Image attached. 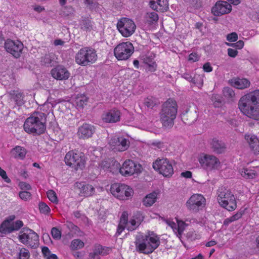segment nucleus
Listing matches in <instances>:
<instances>
[{
  "instance_id": "63",
  "label": "nucleus",
  "mask_w": 259,
  "mask_h": 259,
  "mask_svg": "<svg viewBox=\"0 0 259 259\" xmlns=\"http://www.w3.org/2000/svg\"><path fill=\"white\" fill-rule=\"evenodd\" d=\"M168 225L172 229L175 233L177 234L178 223L176 224L173 222H170L168 223Z\"/></svg>"
},
{
  "instance_id": "19",
  "label": "nucleus",
  "mask_w": 259,
  "mask_h": 259,
  "mask_svg": "<svg viewBox=\"0 0 259 259\" xmlns=\"http://www.w3.org/2000/svg\"><path fill=\"white\" fill-rule=\"evenodd\" d=\"M232 10V6L225 1H218L212 8L211 12L215 16H220L229 13Z\"/></svg>"
},
{
  "instance_id": "4",
  "label": "nucleus",
  "mask_w": 259,
  "mask_h": 259,
  "mask_svg": "<svg viewBox=\"0 0 259 259\" xmlns=\"http://www.w3.org/2000/svg\"><path fill=\"white\" fill-rule=\"evenodd\" d=\"M45 121L46 114L35 111L25 120L23 125L24 130L28 134L41 135L45 133L46 129Z\"/></svg>"
},
{
  "instance_id": "5",
  "label": "nucleus",
  "mask_w": 259,
  "mask_h": 259,
  "mask_svg": "<svg viewBox=\"0 0 259 259\" xmlns=\"http://www.w3.org/2000/svg\"><path fill=\"white\" fill-rule=\"evenodd\" d=\"M178 112V105L172 98L168 99L162 106L159 113L160 119L163 126L172 127Z\"/></svg>"
},
{
  "instance_id": "60",
  "label": "nucleus",
  "mask_w": 259,
  "mask_h": 259,
  "mask_svg": "<svg viewBox=\"0 0 259 259\" xmlns=\"http://www.w3.org/2000/svg\"><path fill=\"white\" fill-rule=\"evenodd\" d=\"M243 214V211H240L237 212L234 215H232V217L234 221L238 220L239 219L241 218Z\"/></svg>"
},
{
  "instance_id": "62",
  "label": "nucleus",
  "mask_w": 259,
  "mask_h": 259,
  "mask_svg": "<svg viewBox=\"0 0 259 259\" xmlns=\"http://www.w3.org/2000/svg\"><path fill=\"white\" fill-rule=\"evenodd\" d=\"M181 176L185 178H192V172L190 171H185L181 174Z\"/></svg>"
},
{
  "instance_id": "37",
  "label": "nucleus",
  "mask_w": 259,
  "mask_h": 259,
  "mask_svg": "<svg viewBox=\"0 0 259 259\" xmlns=\"http://www.w3.org/2000/svg\"><path fill=\"white\" fill-rule=\"evenodd\" d=\"M54 59V54L53 53H49L46 54L42 57L41 62L42 64L47 66H51L53 65V62Z\"/></svg>"
},
{
  "instance_id": "22",
  "label": "nucleus",
  "mask_w": 259,
  "mask_h": 259,
  "mask_svg": "<svg viewBox=\"0 0 259 259\" xmlns=\"http://www.w3.org/2000/svg\"><path fill=\"white\" fill-rule=\"evenodd\" d=\"M75 187L79 190V194L81 196H91L95 192V188L92 185L84 182L75 183Z\"/></svg>"
},
{
  "instance_id": "27",
  "label": "nucleus",
  "mask_w": 259,
  "mask_h": 259,
  "mask_svg": "<svg viewBox=\"0 0 259 259\" xmlns=\"http://www.w3.org/2000/svg\"><path fill=\"white\" fill-rule=\"evenodd\" d=\"M231 85L234 88L243 90L250 86V81L246 78H234L230 80Z\"/></svg>"
},
{
  "instance_id": "26",
  "label": "nucleus",
  "mask_w": 259,
  "mask_h": 259,
  "mask_svg": "<svg viewBox=\"0 0 259 259\" xmlns=\"http://www.w3.org/2000/svg\"><path fill=\"white\" fill-rule=\"evenodd\" d=\"M245 139L255 154H259V140L254 135H246Z\"/></svg>"
},
{
  "instance_id": "23",
  "label": "nucleus",
  "mask_w": 259,
  "mask_h": 259,
  "mask_svg": "<svg viewBox=\"0 0 259 259\" xmlns=\"http://www.w3.org/2000/svg\"><path fill=\"white\" fill-rule=\"evenodd\" d=\"M198 114L195 107L188 108L181 115L182 121L186 124L190 125L197 118Z\"/></svg>"
},
{
  "instance_id": "17",
  "label": "nucleus",
  "mask_w": 259,
  "mask_h": 259,
  "mask_svg": "<svg viewBox=\"0 0 259 259\" xmlns=\"http://www.w3.org/2000/svg\"><path fill=\"white\" fill-rule=\"evenodd\" d=\"M109 144L112 150L118 152L125 151L130 147L129 141L122 137L112 138Z\"/></svg>"
},
{
  "instance_id": "55",
  "label": "nucleus",
  "mask_w": 259,
  "mask_h": 259,
  "mask_svg": "<svg viewBox=\"0 0 259 259\" xmlns=\"http://www.w3.org/2000/svg\"><path fill=\"white\" fill-rule=\"evenodd\" d=\"M199 59V56L196 53H192L189 56L188 60L192 62L198 61Z\"/></svg>"
},
{
  "instance_id": "41",
  "label": "nucleus",
  "mask_w": 259,
  "mask_h": 259,
  "mask_svg": "<svg viewBox=\"0 0 259 259\" xmlns=\"http://www.w3.org/2000/svg\"><path fill=\"white\" fill-rule=\"evenodd\" d=\"M156 104V99L153 96H149L147 97L144 101V105L149 108H153Z\"/></svg>"
},
{
  "instance_id": "42",
  "label": "nucleus",
  "mask_w": 259,
  "mask_h": 259,
  "mask_svg": "<svg viewBox=\"0 0 259 259\" xmlns=\"http://www.w3.org/2000/svg\"><path fill=\"white\" fill-rule=\"evenodd\" d=\"M68 227L70 229V231L74 234H75L76 236L79 237L83 236V232H82L77 226L74 225L73 224L71 223H69Z\"/></svg>"
},
{
  "instance_id": "58",
  "label": "nucleus",
  "mask_w": 259,
  "mask_h": 259,
  "mask_svg": "<svg viewBox=\"0 0 259 259\" xmlns=\"http://www.w3.org/2000/svg\"><path fill=\"white\" fill-rule=\"evenodd\" d=\"M203 69L205 72H210L212 71V67L210 63H205L203 66Z\"/></svg>"
},
{
  "instance_id": "14",
  "label": "nucleus",
  "mask_w": 259,
  "mask_h": 259,
  "mask_svg": "<svg viewBox=\"0 0 259 259\" xmlns=\"http://www.w3.org/2000/svg\"><path fill=\"white\" fill-rule=\"evenodd\" d=\"M111 193L120 200L126 199L133 194L132 189L124 184L114 183L110 188Z\"/></svg>"
},
{
  "instance_id": "35",
  "label": "nucleus",
  "mask_w": 259,
  "mask_h": 259,
  "mask_svg": "<svg viewBox=\"0 0 259 259\" xmlns=\"http://www.w3.org/2000/svg\"><path fill=\"white\" fill-rule=\"evenodd\" d=\"M89 98L84 94H78L75 99V102L76 106L79 108H83L87 104Z\"/></svg>"
},
{
  "instance_id": "33",
  "label": "nucleus",
  "mask_w": 259,
  "mask_h": 259,
  "mask_svg": "<svg viewBox=\"0 0 259 259\" xmlns=\"http://www.w3.org/2000/svg\"><path fill=\"white\" fill-rule=\"evenodd\" d=\"M157 197V193L154 191L147 195L143 199V204L146 206H152L156 201Z\"/></svg>"
},
{
  "instance_id": "36",
  "label": "nucleus",
  "mask_w": 259,
  "mask_h": 259,
  "mask_svg": "<svg viewBox=\"0 0 259 259\" xmlns=\"http://www.w3.org/2000/svg\"><path fill=\"white\" fill-rule=\"evenodd\" d=\"M12 224L8 221H4L0 226V232L2 234H7L13 232Z\"/></svg>"
},
{
  "instance_id": "3",
  "label": "nucleus",
  "mask_w": 259,
  "mask_h": 259,
  "mask_svg": "<svg viewBox=\"0 0 259 259\" xmlns=\"http://www.w3.org/2000/svg\"><path fill=\"white\" fill-rule=\"evenodd\" d=\"M135 244L137 251L148 254L159 246L160 240L158 236L153 233L145 235L140 234L136 236Z\"/></svg>"
},
{
  "instance_id": "54",
  "label": "nucleus",
  "mask_w": 259,
  "mask_h": 259,
  "mask_svg": "<svg viewBox=\"0 0 259 259\" xmlns=\"http://www.w3.org/2000/svg\"><path fill=\"white\" fill-rule=\"evenodd\" d=\"M82 25L85 29H88L92 27V23L89 18H84L82 20Z\"/></svg>"
},
{
  "instance_id": "1",
  "label": "nucleus",
  "mask_w": 259,
  "mask_h": 259,
  "mask_svg": "<svg viewBox=\"0 0 259 259\" xmlns=\"http://www.w3.org/2000/svg\"><path fill=\"white\" fill-rule=\"evenodd\" d=\"M103 168L112 173L119 171L124 177H130L134 174L138 175L143 171L142 166L131 159L125 160L121 166L120 163L114 159L111 160V163L104 161Z\"/></svg>"
},
{
  "instance_id": "64",
  "label": "nucleus",
  "mask_w": 259,
  "mask_h": 259,
  "mask_svg": "<svg viewBox=\"0 0 259 259\" xmlns=\"http://www.w3.org/2000/svg\"><path fill=\"white\" fill-rule=\"evenodd\" d=\"M234 220L233 219V218L231 217L226 219L223 223L224 225L228 226L230 223L233 222Z\"/></svg>"
},
{
  "instance_id": "20",
  "label": "nucleus",
  "mask_w": 259,
  "mask_h": 259,
  "mask_svg": "<svg viewBox=\"0 0 259 259\" xmlns=\"http://www.w3.org/2000/svg\"><path fill=\"white\" fill-rule=\"evenodd\" d=\"M96 131L95 127L91 124L84 123L79 126L77 135L80 139H87L92 137Z\"/></svg>"
},
{
  "instance_id": "10",
  "label": "nucleus",
  "mask_w": 259,
  "mask_h": 259,
  "mask_svg": "<svg viewBox=\"0 0 259 259\" xmlns=\"http://www.w3.org/2000/svg\"><path fill=\"white\" fill-rule=\"evenodd\" d=\"M134 52V46L128 41L119 43L114 49V56L118 61L128 60Z\"/></svg>"
},
{
  "instance_id": "39",
  "label": "nucleus",
  "mask_w": 259,
  "mask_h": 259,
  "mask_svg": "<svg viewBox=\"0 0 259 259\" xmlns=\"http://www.w3.org/2000/svg\"><path fill=\"white\" fill-rule=\"evenodd\" d=\"M240 173L245 178H253L255 176V172L253 169L243 168L240 170Z\"/></svg>"
},
{
  "instance_id": "51",
  "label": "nucleus",
  "mask_w": 259,
  "mask_h": 259,
  "mask_svg": "<svg viewBox=\"0 0 259 259\" xmlns=\"http://www.w3.org/2000/svg\"><path fill=\"white\" fill-rule=\"evenodd\" d=\"M20 198L24 201H27L31 198V194L27 191H24L19 193Z\"/></svg>"
},
{
  "instance_id": "53",
  "label": "nucleus",
  "mask_w": 259,
  "mask_h": 259,
  "mask_svg": "<svg viewBox=\"0 0 259 259\" xmlns=\"http://www.w3.org/2000/svg\"><path fill=\"white\" fill-rule=\"evenodd\" d=\"M238 39V35L236 32H232L227 35V40L229 42H235Z\"/></svg>"
},
{
  "instance_id": "24",
  "label": "nucleus",
  "mask_w": 259,
  "mask_h": 259,
  "mask_svg": "<svg viewBox=\"0 0 259 259\" xmlns=\"http://www.w3.org/2000/svg\"><path fill=\"white\" fill-rule=\"evenodd\" d=\"M143 220V217L139 212H137V213H135L129 221H128L127 217V223L125 224L126 228L128 231H133L136 230L139 227Z\"/></svg>"
},
{
  "instance_id": "21",
  "label": "nucleus",
  "mask_w": 259,
  "mask_h": 259,
  "mask_svg": "<svg viewBox=\"0 0 259 259\" xmlns=\"http://www.w3.org/2000/svg\"><path fill=\"white\" fill-rule=\"evenodd\" d=\"M51 74L53 78L60 80H66L70 76L69 72L62 65H58L53 68L51 71Z\"/></svg>"
},
{
  "instance_id": "9",
  "label": "nucleus",
  "mask_w": 259,
  "mask_h": 259,
  "mask_svg": "<svg viewBox=\"0 0 259 259\" xmlns=\"http://www.w3.org/2000/svg\"><path fill=\"white\" fill-rule=\"evenodd\" d=\"M19 241L32 248H37L39 244V236L36 233L28 228H24L18 236Z\"/></svg>"
},
{
  "instance_id": "12",
  "label": "nucleus",
  "mask_w": 259,
  "mask_h": 259,
  "mask_svg": "<svg viewBox=\"0 0 259 259\" xmlns=\"http://www.w3.org/2000/svg\"><path fill=\"white\" fill-rule=\"evenodd\" d=\"M117 28L122 36L127 37L134 34L136 26L132 19L123 17L118 20Z\"/></svg>"
},
{
  "instance_id": "48",
  "label": "nucleus",
  "mask_w": 259,
  "mask_h": 259,
  "mask_svg": "<svg viewBox=\"0 0 259 259\" xmlns=\"http://www.w3.org/2000/svg\"><path fill=\"white\" fill-rule=\"evenodd\" d=\"M11 224L13 232L18 231L23 226V222L20 220H17Z\"/></svg>"
},
{
  "instance_id": "18",
  "label": "nucleus",
  "mask_w": 259,
  "mask_h": 259,
  "mask_svg": "<svg viewBox=\"0 0 259 259\" xmlns=\"http://www.w3.org/2000/svg\"><path fill=\"white\" fill-rule=\"evenodd\" d=\"M121 112L119 110L114 108L104 112L101 116L102 120L105 123H113L120 121Z\"/></svg>"
},
{
  "instance_id": "8",
  "label": "nucleus",
  "mask_w": 259,
  "mask_h": 259,
  "mask_svg": "<svg viewBox=\"0 0 259 259\" xmlns=\"http://www.w3.org/2000/svg\"><path fill=\"white\" fill-rule=\"evenodd\" d=\"M97 59V51L95 49L90 47L81 48L75 56V62L81 66H90L95 63Z\"/></svg>"
},
{
  "instance_id": "52",
  "label": "nucleus",
  "mask_w": 259,
  "mask_h": 259,
  "mask_svg": "<svg viewBox=\"0 0 259 259\" xmlns=\"http://www.w3.org/2000/svg\"><path fill=\"white\" fill-rule=\"evenodd\" d=\"M183 77L186 79L187 80L189 81V82L193 83L194 84H197V81H196V80L195 76L192 77L190 74L186 73L183 75Z\"/></svg>"
},
{
  "instance_id": "25",
  "label": "nucleus",
  "mask_w": 259,
  "mask_h": 259,
  "mask_svg": "<svg viewBox=\"0 0 259 259\" xmlns=\"http://www.w3.org/2000/svg\"><path fill=\"white\" fill-rule=\"evenodd\" d=\"M149 5L153 10L161 12H166L169 8L167 0H151Z\"/></svg>"
},
{
  "instance_id": "30",
  "label": "nucleus",
  "mask_w": 259,
  "mask_h": 259,
  "mask_svg": "<svg viewBox=\"0 0 259 259\" xmlns=\"http://www.w3.org/2000/svg\"><path fill=\"white\" fill-rule=\"evenodd\" d=\"M155 55L153 54H150L146 55L144 58L143 62L148 66L149 71L154 72L156 70L157 65L154 61Z\"/></svg>"
},
{
  "instance_id": "32",
  "label": "nucleus",
  "mask_w": 259,
  "mask_h": 259,
  "mask_svg": "<svg viewBox=\"0 0 259 259\" xmlns=\"http://www.w3.org/2000/svg\"><path fill=\"white\" fill-rule=\"evenodd\" d=\"M158 14L155 12H148L144 16V22L148 25L151 26L157 22Z\"/></svg>"
},
{
  "instance_id": "46",
  "label": "nucleus",
  "mask_w": 259,
  "mask_h": 259,
  "mask_svg": "<svg viewBox=\"0 0 259 259\" xmlns=\"http://www.w3.org/2000/svg\"><path fill=\"white\" fill-rule=\"evenodd\" d=\"M83 2L85 5L92 11L96 9L99 6L98 3L94 2L93 0H83Z\"/></svg>"
},
{
  "instance_id": "57",
  "label": "nucleus",
  "mask_w": 259,
  "mask_h": 259,
  "mask_svg": "<svg viewBox=\"0 0 259 259\" xmlns=\"http://www.w3.org/2000/svg\"><path fill=\"white\" fill-rule=\"evenodd\" d=\"M228 55L229 57L235 58L238 54V51L236 50L229 48L227 50Z\"/></svg>"
},
{
  "instance_id": "44",
  "label": "nucleus",
  "mask_w": 259,
  "mask_h": 259,
  "mask_svg": "<svg viewBox=\"0 0 259 259\" xmlns=\"http://www.w3.org/2000/svg\"><path fill=\"white\" fill-rule=\"evenodd\" d=\"M224 96L227 98H232L235 96L234 91L230 88H224L223 90Z\"/></svg>"
},
{
  "instance_id": "16",
  "label": "nucleus",
  "mask_w": 259,
  "mask_h": 259,
  "mask_svg": "<svg viewBox=\"0 0 259 259\" xmlns=\"http://www.w3.org/2000/svg\"><path fill=\"white\" fill-rule=\"evenodd\" d=\"M5 48L7 52L16 58L20 57L23 49V44L19 40L8 39L5 42Z\"/></svg>"
},
{
  "instance_id": "15",
  "label": "nucleus",
  "mask_w": 259,
  "mask_h": 259,
  "mask_svg": "<svg viewBox=\"0 0 259 259\" xmlns=\"http://www.w3.org/2000/svg\"><path fill=\"white\" fill-rule=\"evenodd\" d=\"M205 205V198L201 194H194L187 201V208L193 212H197Z\"/></svg>"
},
{
  "instance_id": "38",
  "label": "nucleus",
  "mask_w": 259,
  "mask_h": 259,
  "mask_svg": "<svg viewBox=\"0 0 259 259\" xmlns=\"http://www.w3.org/2000/svg\"><path fill=\"white\" fill-rule=\"evenodd\" d=\"M110 250L108 247H103L100 245H97L95 246L93 253L98 255H105L108 254Z\"/></svg>"
},
{
  "instance_id": "47",
  "label": "nucleus",
  "mask_w": 259,
  "mask_h": 259,
  "mask_svg": "<svg viewBox=\"0 0 259 259\" xmlns=\"http://www.w3.org/2000/svg\"><path fill=\"white\" fill-rule=\"evenodd\" d=\"M185 228V223L181 221H178L177 226V235L180 237L183 233Z\"/></svg>"
},
{
  "instance_id": "43",
  "label": "nucleus",
  "mask_w": 259,
  "mask_h": 259,
  "mask_svg": "<svg viewBox=\"0 0 259 259\" xmlns=\"http://www.w3.org/2000/svg\"><path fill=\"white\" fill-rule=\"evenodd\" d=\"M39 209L40 212L44 214H48L50 212V207L45 202H40L39 203Z\"/></svg>"
},
{
  "instance_id": "31",
  "label": "nucleus",
  "mask_w": 259,
  "mask_h": 259,
  "mask_svg": "<svg viewBox=\"0 0 259 259\" xmlns=\"http://www.w3.org/2000/svg\"><path fill=\"white\" fill-rule=\"evenodd\" d=\"M11 153L14 158L23 160L25 157L27 151L24 147L17 146L12 149Z\"/></svg>"
},
{
  "instance_id": "29",
  "label": "nucleus",
  "mask_w": 259,
  "mask_h": 259,
  "mask_svg": "<svg viewBox=\"0 0 259 259\" xmlns=\"http://www.w3.org/2000/svg\"><path fill=\"white\" fill-rule=\"evenodd\" d=\"M11 99L19 107L22 106L25 103L24 95L18 91H13L10 93Z\"/></svg>"
},
{
  "instance_id": "2",
  "label": "nucleus",
  "mask_w": 259,
  "mask_h": 259,
  "mask_svg": "<svg viewBox=\"0 0 259 259\" xmlns=\"http://www.w3.org/2000/svg\"><path fill=\"white\" fill-rule=\"evenodd\" d=\"M240 111L247 117L259 120V107L254 91L242 96L238 102Z\"/></svg>"
},
{
  "instance_id": "50",
  "label": "nucleus",
  "mask_w": 259,
  "mask_h": 259,
  "mask_svg": "<svg viewBox=\"0 0 259 259\" xmlns=\"http://www.w3.org/2000/svg\"><path fill=\"white\" fill-rule=\"evenodd\" d=\"M51 234L54 239L59 240L61 238V231L57 228L54 227L52 229Z\"/></svg>"
},
{
  "instance_id": "45",
  "label": "nucleus",
  "mask_w": 259,
  "mask_h": 259,
  "mask_svg": "<svg viewBox=\"0 0 259 259\" xmlns=\"http://www.w3.org/2000/svg\"><path fill=\"white\" fill-rule=\"evenodd\" d=\"M47 196L49 199L52 202L57 203L58 199L56 193L53 190H49L47 193Z\"/></svg>"
},
{
  "instance_id": "59",
  "label": "nucleus",
  "mask_w": 259,
  "mask_h": 259,
  "mask_svg": "<svg viewBox=\"0 0 259 259\" xmlns=\"http://www.w3.org/2000/svg\"><path fill=\"white\" fill-rule=\"evenodd\" d=\"M42 253H43L44 256L48 258V257H49L51 253L50 250H49V248L46 246H44L42 247L41 249Z\"/></svg>"
},
{
  "instance_id": "40",
  "label": "nucleus",
  "mask_w": 259,
  "mask_h": 259,
  "mask_svg": "<svg viewBox=\"0 0 259 259\" xmlns=\"http://www.w3.org/2000/svg\"><path fill=\"white\" fill-rule=\"evenodd\" d=\"M84 244L79 239H74L71 241L70 247L72 250L81 249L83 247Z\"/></svg>"
},
{
  "instance_id": "11",
  "label": "nucleus",
  "mask_w": 259,
  "mask_h": 259,
  "mask_svg": "<svg viewBox=\"0 0 259 259\" xmlns=\"http://www.w3.org/2000/svg\"><path fill=\"white\" fill-rule=\"evenodd\" d=\"M153 167L164 177H170L174 174L172 164L167 158L157 159L153 163Z\"/></svg>"
},
{
  "instance_id": "34",
  "label": "nucleus",
  "mask_w": 259,
  "mask_h": 259,
  "mask_svg": "<svg viewBox=\"0 0 259 259\" xmlns=\"http://www.w3.org/2000/svg\"><path fill=\"white\" fill-rule=\"evenodd\" d=\"M127 213L126 211L122 212L120 217L119 224L118 226L116 235L118 236L126 228V223H127Z\"/></svg>"
},
{
  "instance_id": "6",
  "label": "nucleus",
  "mask_w": 259,
  "mask_h": 259,
  "mask_svg": "<svg viewBox=\"0 0 259 259\" xmlns=\"http://www.w3.org/2000/svg\"><path fill=\"white\" fill-rule=\"evenodd\" d=\"M217 200L219 204L229 211L235 210L237 207L236 198L231 190L221 186L217 190Z\"/></svg>"
},
{
  "instance_id": "13",
  "label": "nucleus",
  "mask_w": 259,
  "mask_h": 259,
  "mask_svg": "<svg viewBox=\"0 0 259 259\" xmlns=\"http://www.w3.org/2000/svg\"><path fill=\"white\" fill-rule=\"evenodd\" d=\"M198 161L202 167L207 170H214L220 168L221 163L219 159L212 155L203 154Z\"/></svg>"
},
{
  "instance_id": "49",
  "label": "nucleus",
  "mask_w": 259,
  "mask_h": 259,
  "mask_svg": "<svg viewBox=\"0 0 259 259\" xmlns=\"http://www.w3.org/2000/svg\"><path fill=\"white\" fill-rule=\"evenodd\" d=\"M226 45L228 46L232 47L237 49H241L243 48L244 46V43L243 40H239L235 43L226 42Z\"/></svg>"
},
{
  "instance_id": "61",
  "label": "nucleus",
  "mask_w": 259,
  "mask_h": 259,
  "mask_svg": "<svg viewBox=\"0 0 259 259\" xmlns=\"http://www.w3.org/2000/svg\"><path fill=\"white\" fill-rule=\"evenodd\" d=\"M19 172L20 176L23 177V178H27L28 177V171L25 168L21 169Z\"/></svg>"
},
{
  "instance_id": "28",
  "label": "nucleus",
  "mask_w": 259,
  "mask_h": 259,
  "mask_svg": "<svg viewBox=\"0 0 259 259\" xmlns=\"http://www.w3.org/2000/svg\"><path fill=\"white\" fill-rule=\"evenodd\" d=\"M211 148L213 152L218 154H221L225 152L226 146L224 143L216 138L212 139L210 142Z\"/></svg>"
},
{
  "instance_id": "7",
  "label": "nucleus",
  "mask_w": 259,
  "mask_h": 259,
  "mask_svg": "<svg viewBox=\"0 0 259 259\" xmlns=\"http://www.w3.org/2000/svg\"><path fill=\"white\" fill-rule=\"evenodd\" d=\"M87 157L84 154L76 150H70L66 153L64 157L66 165L75 170L84 169Z\"/></svg>"
},
{
  "instance_id": "56",
  "label": "nucleus",
  "mask_w": 259,
  "mask_h": 259,
  "mask_svg": "<svg viewBox=\"0 0 259 259\" xmlns=\"http://www.w3.org/2000/svg\"><path fill=\"white\" fill-rule=\"evenodd\" d=\"M20 188L24 191L29 190L31 189L30 185L24 182H20L19 183Z\"/></svg>"
}]
</instances>
